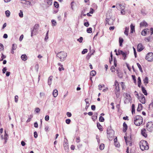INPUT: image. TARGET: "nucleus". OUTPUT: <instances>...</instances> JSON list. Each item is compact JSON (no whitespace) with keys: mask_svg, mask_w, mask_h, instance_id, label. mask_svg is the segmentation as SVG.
Returning a JSON list of instances; mask_svg holds the SVG:
<instances>
[{"mask_svg":"<svg viewBox=\"0 0 153 153\" xmlns=\"http://www.w3.org/2000/svg\"><path fill=\"white\" fill-rule=\"evenodd\" d=\"M143 119L142 117L140 115H137L134 117V123L137 126H139L142 124Z\"/></svg>","mask_w":153,"mask_h":153,"instance_id":"1","label":"nucleus"},{"mask_svg":"<svg viewBox=\"0 0 153 153\" xmlns=\"http://www.w3.org/2000/svg\"><path fill=\"white\" fill-rule=\"evenodd\" d=\"M139 145L140 149L142 151L148 150L149 148L147 142L144 140H142L139 143Z\"/></svg>","mask_w":153,"mask_h":153,"instance_id":"2","label":"nucleus"},{"mask_svg":"<svg viewBox=\"0 0 153 153\" xmlns=\"http://www.w3.org/2000/svg\"><path fill=\"white\" fill-rule=\"evenodd\" d=\"M56 56L60 59L61 61H63L66 59L67 54L64 52L61 51L56 54Z\"/></svg>","mask_w":153,"mask_h":153,"instance_id":"3","label":"nucleus"},{"mask_svg":"<svg viewBox=\"0 0 153 153\" xmlns=\"http://www.w3.org/2000/svg\"><path fill=\"white\" fill-rule=\"evenodd\" d=\"M107 137L109 140H111L114 136V131L111 128H108L107 130Z\"/></svg>","mask_w":153,"mask_h":153,"instance_id":"4","label":"nucleus"},{"mask_svg":"<svg viewBox=\"0 0 153 153\" xmlns=\"http://www.w3.org/2000/svg\"><path fill=\"white\" fill-rule=\"evenodd\" d=\"M145 58L148 62L153 61V53L150 52L147 53L146 55Z\"/></svg>","mask_w":153,"mask_h":153,"instance_id":"5","label":"nucleus"},{"mask_svg":"<svg viewBox=\"0 0 153 153\" xmlns=\"http://www.w3.org/2000/svg\"><path fill=\"white\" fill-rule=\"evenodd\" d=\"M39 27V26L38 24H36L34 25L33 30L31 31V36H32L33 35H34L36 34V32L38 30Z\"/></svg>","mask_w":153,"mask_h":153,"instance_id":"6","label":"nucleus"},{"mask_svg":"<svg viewBox=\"0 0 153 153\" xmlns=\"http://www.w3.org/2000/svg\"><path fill=\"white\" fill-rule=\"evenodd\" d=\"M147 130L149 131H151L153 130V122H148L146 126Z\"/></svg>","mask_w":153,"mask_h":153,"instance_id":"7","label":"nucleus"},{"mask_svg":"<svg viewBox=\"0 0 153 153\" xmlns=\"http://www.w3.org/2000/svg\"><path fill=\"white\" fill-rule=\"evenodd\" d=\"M140 100L142 104H145L146 102V100L143 95L141 94L139 97Z\"/></svg>","mask_w":153,"mask_h":153,"instance_id":"8","label":"nucleus"},{"mask_svg":"<svg viewBox=\"0 0 153 153\" xmlns=\"http://www.w3.org/2000/svg\"><path fill=\"white\" fill-rule=\"evenodd\" d=\"M149 30L148 29H145L143 30L141 33L142 35L145 36L148 33H149Z\"/></svg>","mask_w":153,"mask_h":153,"instance_id":"9","label":"nucleus"},{"mask_svg":"<svg viewBox=\"0 0 153 153\" xmlns=\"http://www.w3.org/2000/svg\"><path fill=\"white\" fill-rule=\"evenodd\" d=\"M124 138L127 144H128L130 146L131 145V137H128L127 138V137H124Z\"/></svg>","mask_w":153,"mask_h":153,"instance_id":"10","label":"nucleus"},{"mask_svg":"<svg viewBox=\"0 0 153 153\" xmlns=\"http://www.w3.org/2000/svg\"><path fill=\"white\" fill-rule=\"evenodd\" d=\"M144 47L141 43L139 44L137 46V51L139 52L141 51L144 48Z\"/></svg>","mask_w":153,"mask_h":153,"instance_id":"11","label":"nucleus"},{"mask_svg":"<svg viewBox=\"0 0 153 153\" xmlns=\"http://www.w3.org/2000/svg\"><path fill=\"white\" fill-rule=\"evenodd\" d=\"M146 130L145 128H143L141 130V134L142 135L145 137H147V135L146 133Z\"/></svg>","mask_w":153,"mask_h":153,"instance_id":"12","label":"nucleus"},{"mask_svg":"<svg viewBox=\"0 0 153 153\" xmlns=\"http://www.w3.org/2000/svg\"><path fill=\"white\" fill-rule=\"evenodd\" d=\"M17 48V45L16 44H13L12 45V49L11 51L12 54L14 53V51L16 50Z\"/></svg>","mask_w":153,"mask_h":153,"instance_id":"13","label":"nucleus"},{"mask_svg":"<svg viewBox=\"0 0 153 153\" xmlns=\"http://www.w3.org/2000/svg\"><path fill=\"white\" fill-rule=\"evenodd\" d=\"M121 54L123 57H124L123 59L125 60L126 58V55L127 54V52H124L123 51L121 50Z\"/></svg>","mask_w":153,"mask_h":153,"instance_id":"14","label":"nucleus"},{"mask_svg":"<svg viewBox=\"0 0 153 153\" xmlns=\"http://www.w3.org/2000/svg\"><path fill=\"white\" fill-rule=\"evenodd\" d=\"M63 145L65 147L68 148V143L67 139L65 138L63 143Z\"/></svg>","mask_w":153,"mask_h":153,"instance_id":"15","label":"nucleus"},{"mask_svg":"<svg viewBox=\"0 0 153 153\" xmlns=\"http://www.w3.org/2000/svg\"><path fill=\"white\" fill-rule=\"evenodd\" d=\"M148 25L147 23L145 21H143L140 23V27H146Z\"/></svg>","mask_w":153,"mask_h":153,"instance_id":"16","label":"nucleus"},{"mask_svg":"<svg viewBox=\"0 0 153 153\" xmlns=\"http://www.w3.org/2000/svg\"><path fill=\"white\" fill-rule=\"evenodd\" d=\"M52 77L53 76H51L48 78V84L49 85H50L51 84L52 80Z\"/></svg>","mask_w":153,"mask_h":153,"instance_id":"17","label":"nucleus"},{"mask_svg":"<svg viewBox=\"0 0 153 153\" xmlns=\"http://www.w3.org/2000/svg\"><path fill=\"white\" fill-rule=\"evenodd\" d=\"M58 94V91L56 89H55L53 90V96L56 97Z\"/></svg>","mask_w":153,"mask_h":153,"instance_id":"18","label":"nucleus"},{"mask_svg":"<svg viewBox=\"0 0 153 153\" xmlns=\"http://www.w3.org/2000/svg\"><path fill=\"white\" fill-rule=\"evenodd\" d=\"M131 27V31L130 32L131 33H133V32L135 31L134 27L135 26L134 25H133V24H131L130 26Z\"/></svg>","mask_w":153,"mask_h":153,"instance_id":"19","label":"nucleus"},{"mask_svg":"<svg viewBox=\"0 0 153 153\" xmlns=\"http://www.w3.org/2000/svg\"><path fill=\"white\" fill-rule=\"evenodd\" d=\"M21 59L23 61H26L27 60V56L25 54H23L21 56Z\"/></svg>","mask_w":153,"mask_h":153,"instance_id":"20","label":"nucleus"},{"mask_svg":"<svg viewBox=\"0 0 153 153\" xmlns=\"http://www.w3.org/2000/svg\"><path fill=\"white\" fill-rule=\"evenodd\" d=\"M126 99L128 100V102H130L131 100V97L130 95L128 93H126Z\"/></svg>","mask_w":153,"mask_h":153,"instance_id":"21","label":"nucleus"},{"mask_svg":"<svg viewBox=\"0 0 153 153\" xmlns=\"http://www.w3.org/2000/svg\"><path fill=\"white\" fill-rule=\"evenodd\" d=\"M115 85L116 86V91H118L119 90V84L116 81L115 82Z\"/></svg>","mask_w":153,"mask_h":153,"instance_id":"22","label":"nucleus"},{"mask_svg":"<svg viewBox=\"0 0 153 153\" xmlns=\"http://www.w3.org/2000/svg\"><path fill=\"white\" fill-rule=\"evenodd\" d=\"M123 131L124 132H126V130L127 129V124L125 123H123Z\"/></svg>","mask_w":153,"mask_h":153,"instance_id":"23","label":"nucleus"},{"mask_svg":"<svg viewBox=\"0 0 153 153\" xmlns=\"http://www.w3.org/2000/svg\"><path fill=\"white\" fill-rule=\"evenodd\" d=\"M141 88L143 93L145 95H147V93L145 88L143 86H142Z\"/></svg>","mask_w":153,"mask_h":153,"instance_id":"24","label":"nucleus"},{"mask_svg":"<svg viewBox=\"0 0 153 153\" xmlns=\"http://www.w3.org/2000/svg\"><path fill=\"white\" fill-rule=\"evenodd\" d=\"M142 105L141 104H138V107L137 109V111H140L142 109Z\"/></svg>","mask_w":153,"mask_h":153,"instance_id":"25","label":"nucleus"},{"mask_svg":"<svg viewBox=\"0 0 153 153\" xmlns=\"http://www.w3.org/2000/svg\"><path fill=\"white\" fill-rule=\"evenodd\" d=\"M8 137V136L7 135V134L5 132L4 137H3V136L2 135L1 136V137L2 139H4V140H7Z\"/></svg>","mask_w":153,"mask_h":153,"instance_id":"26","label":"nucleus"},{"mask_svg":"<svg viewBox=\"0 0 153 153\" xmlns=\"http://www.w3.org/2000/svg\"><path fill=\"white\" fill-rule=\"evenodd\" d=\"M143 82L145 85H146L148 83V77H146L143 80Z\"/></svg>","mask_w":153,"mask_h":153,"instance_id":"27","label":"nucleus"},{"mask_svg":"<svg viewBox=\"0 0 153 153\" xmlns=\"http://www.w3.org/2000/svg\"><path fill=\"white\" fill-rule=\"evenodd\" d=\"M152 38L151 36H149L148 37L145 38L144 39L145 41L146 42H148L150 41Z\"/></svg>","mask_w":153,"mask_h":153,"instance_id":"28","label":"nucleus"},{"mask_svg":"<svg viewBox=\"0 0 153 153\" xmlns=\"http://www.w3.org/2000/svg\"><path fill=\"white\" fill-rule=\"evenodd\" d=\"M96 71L94 70H93L91 72L90 75L91 76H94L96 75Z\"/></svg>","mask_w":153,"mask_h":153,"instance_id":"29","label":"nucleus"},{"mask_svg":"<svg viewBox=\"0 0 153 153\" xmlns=\"http://www.w3.org/2000/svg\"><path fill=\"white\" fill-rule=\"evenodd\" d=\"M88 100V99H86L85 100V102L86 103V106L85 107L86 109H87L88 108L90 104L88 101H87Z\"/></svg>","mask_w":153,"mask_h":153,"instance_id":"30","label":"nucleus"},{"mask_svg":"<svg viewBox=\"0 0 153 153\" xmlns=\"http://www.w3.org/2000/svg\"><path fill=\"white\" fill-rule=\"evenodd\" d=\"M128 30L129 29L128 28L126 27L124 31V34L127 36L128 35Z\"/></svg>","mask_w":153,"mask_h":153,"instance_id":"31","label":"nucleus"},{"mask_svg":"<svg viewBox=\"0 0 153 153\" xmlns=\"http://www.w3.org/2000/svg\"><path fill=\"white\" fill-rule=\"evenodd\" d=\"M97 126L98 129L101 131H102V126L100 125L99 123H97Z\"/></svg>","mask_w":153,"mask_h":153,"instance_id":"32","label":"nucleus"},{"mask_svg":"<svg viewBox=\"0 0 153 153\" xmlns=\"http://www.w3.org/2000/svg\"><path fill=\"white\" fill-rule=\"evenodd\" d=\"M123 41V38H121L120 37L119 38V42L120 43V46H121L122 45V43Z\"/></svg>","mask_w":153,"mask_h":153,"instance_id":"33","label":"nucleus"},{"mask_svg":"<svg viewBox=\"0 0 153 153\" xmlns=\"http://www.w3.org/2000/svg\"><path fill=\"white\" fill-rule=\"evenodd\" d=\"M10 11L8 10H6L5 12V14L6 15V16L7 17H8L10 16Z\"/></svg>","mask_w":153,"mask_h":153,"instance_id":"34","label":"nucleus"},{"mask_svg":"<svg viewBox=\"0 0 153 153\" xmlns=\"http://www.w3.org/2000/svg\"><path fill=\"white\" fill-rule=\"evenodd\" d=\"M123 8L121 10V13L122 15H125V11L124 10L125 7L124 5H123Z\"/></svg>","mask_w":153,"mask_h":153,"instance_id":"35","label":"nucleus"},{"mask_svg":"<svg viewBox=\"0 0 153 153\" xmlns=\"http://www.w3.org/2000/svg\"><path fill=\"white\" fill-rule=\"evenodd\" d=\"M137 65L138 67V68L139 69L140 71L142 73L143 72V71L142 68V67H141V65L139 63H137Z\"/></svg>","mask_w":153,"mask_h":153,"instance_id":"36","label":"nucleus"},{"mask_svg":"<svg viewBox=\"0 0 153 153\" xmlns=\"http://www.w3.org/2000/svg\"><path fill=\"white\" fill-rule=\"evenodd\" d=\"M135 105H134L133 104L132 105V114H133V113H134L135 112Z\"/></svg>","mask_w":153,"mask_h":153,"instance_id":"37","label":"nucleus"},{"mask_svg":"<svg viewBox=\"0 0 153 153\" xmlns=\"http://www.w3.org/2000/svg\"><path fill=\"white\" fill-rule=\"evenodd\" d=\"M85 12V9H84L82 11L81 14V17H82V15H83L84 16H86V14H84Z\"/></svg>","mask_w":153,"mask_h":153,"instance_id":"38","label":"nucleus"},{"mask_svg":"<svg viewBox=\"0 0 153 153\" xmlns=\"http://www.w3.org/2000/svg\"><path fill=\"white\" fill-rule=\"evenodd\" d=\"M104 144L102 143L101 144L100 146H99V149L101 150H102L104 149Z\"/></svg>","mask_w":153,"mask_h":153,"instance_id":"39","label":"nucleus"},{"mask_svg":"<svg viewBox=\"0 0 153 153\" xmlns=\"http://www.w3.org/2000/svg\"><path fill=\"white\" fill-rule=\"evenodd\" d=\"M54 7L56 8H58L59 7V4L56 1L54 2Z\"/></svg>","mask_w":153,"mask_h":153,"instance_id":"40","label":"nucleus"},{"mask_svg":"<svg viewBox=\"0 0 153 153\" xmlns=\"http://www.w3.org/2000/svg\"><path fill=\"white\" fill-rule=\"evenodd\" d=\"M92 28L91 27L88 28L87 29V32L88 33H91L92 31Z\"/></svg>","mask_w":153,"mask_h":153,"instance_id":"41","label":"nucleus"},{"mask_svg":"<svg viewBox=\"0 0 153 153\" xmlns=\"http://www.w3.org/2000/svg\"><path fill=\"white\" fill-rule=\"evenodd\" d=\"M52 25L53 26H55L56 25V22L54 20H52Z\"/></svg>","mask_w":153,"mask_h":153,"instance_id":"42","label":"nucleus"},{"mask_svg":"<svg viewBox=\"0 0 153 153\" xmlns=\"http://www.w3.org/2000/svg\"><path fill=\"white\" fill-rule=\"evenodd\" d=\"M21 3H24L25 4L27 5H30L31 4V2L30 1L27 0L25 1V2H22Z\"/></svg>","mask_w":153,"mask_h":153,"instance_id":"43","label":"nucleus"},{"mask_svg":"<svg viewBox=\"0 0 153 153\" xmlns=\"http://www.w3.org/2000/svg\"><path fill=\"white\" fill-rule=\"evenodd\" d=\"M47 3L49 5H51L52 3V0H48L47 1Z\"/></svg>","mask_w":153,"mask_h":153,"instance_id":"44","label":"nucleus"},{"mask_svg":"<svg viewBox=\"0 0 153 153\" xmlns=\"http://www.w3.org/2000/svg\"><path fill=\"white\" fill-rule=\"evenodd\" d=\"M99 121L101 122H103L104 121V118L102 116H100L99 117Z\"/></svg>","mask_w":153,"mask_h":153,"instance_id":"45","label":"nucleus"},{"mask_svg":"<svg viewBox=\"0 0 153 153\" xmlns=\"http://www.w3.org/2000/svg\"><path fill=\"white\" fill-rule=\"evenodd\" d=\"M19 16L21 18H22L23 17V13L22 10H20V12L19 13Z\"/></svg>","mask_w":153,"mask_h":153,"instance_id":"46","label":"nucleus"},{"mask_svg":"<svg viewBox=\"0 0 153 153\" xmlns=\"http://www.w3.org/2000/svg\"><path fill=\"white\" fill-rule=\"evenodd\" d=\"M88 52V50L87 49H85L82 52V54H84Z\"/></svg>","mask_w":153,"mask_h":153,"instance_id":"47","label":"nucleus"},{"mask_svg":"<svg viewBox=\"0 0 153 153\" xmlns=\"http://www.w3.org/2000/svg\"><path fill=\"white\" fill-rule=\"evenodd\" d=\"M83 39V38L82 37H80L78 39H77V41H79L80 43H81L82 42Z\"/></svg>","mask_w":153,"mask_h":153,"instance_id":"48","label":"nucleus"},{"mask_svg":"<svg viewBox=\"0 0 153 153\" xmlns=\"http://www.w3.org/2000/svg\"><path fill=\"white\" fill-rule=\"evenodd\" d=\"M4 50V46L1 43H0V51Z\"/></svg>","mask_w":153,"mask_h":153,"instance_id":"49","label":"nucleus"},{"mask_svg":"<svg viewBox=\"0 0 153 153\" xmlns=\"http://www.w3.org/2000/svg\"><path fill=\"white\" fill-rule=\"evenodd\" d=\"M80 141V137H77L76 138V143H79Z\"/></svg>","mask_w":153,"mask_h":153,"instance_id":"50","label":"nucleus"},{"mask_svg":"<svg viewBox=\"0 0 153 153\" xmlns=\"http://www.w3.org/2000/svg\"><path fill=\"white\" fill-rule=\"evenodd\" d=\"M48 32H49V31H48L47 32V33L46 34V36L45 37V41L47 40L48 38Z\"/></svg>","mask_w":153,"mask_h":153,"instance_id":"51","label":"nucleus"},{"mask_svg":"<svg viewBox=\"0 0 153 153\" xmlns=\"http://www.w3.org/2000/svg\"><path fill=\"white\" fill-rule=\"evenodd\" d=\"M133 49L134 50V54L135 57V58H136L137 57V53H136V50L134 47H133Z\"/></svg>","mask_w":153,"mask_h":153,"instance_id":"52","label":"nucleus"},{"mask_svg":"<svg viewBox=\"0 0 153 153\" xmlns=\"http://www.w3.org/2000/svg\"><path fill=\"white\" fill-rule=\"evenodd\" d=\"M40 109L38 108H36L35 109V111L37 113L39 112L40 111Z\"/></svg>","mask_w":153,"mask_h":153,"instance_id":"53","label":"nucleus"},{"mask_svg":"<svg viewBox=\"0 0 153 153\" xmlns=\"http://www.w3.org/2000/svg\"><path fill=\"white\" fill-rule=\"evenodd\" d=\"M96 138L97 140V142L98 143H99L100 142V140L99 139V136L98 135H97Z\"/></svg>","mask_w":153,"mask_h":153,"instance_id":"54","label":"nucleus"},{"mask_svg":"<svg viewBox=\"0 0 153 153\" xmlns=\"http://www.w3.org/2000/svg\"><path fill=\"white\" fill-rule=\"evenodd\" d=\"M114 64L115 67H116L117 65V60L116 58L114 59Z\"/></svg>","mask_w":153,"mask_h":153,"instance_id":"55","label":"nucleus"},{"mask_svg":"<svg viewBox=\"0 0 153 153\" xmlns=\"http://www.w3.org/2000/svg\"><path fill=\"white\" fill-rule=\"evenodd\" d=\"M97 113H96V114H94L93 116V117H95V119H94V120L93 118H92V119L93 120H95V119H97Z\"/></svg>","mask_w":153,"mask_h":153,"instance_id":"56","label":"nucleus"},{"mask_svg":"<svg viewBox=\"0 0 153 153\" xmlns=\"http://www.w3.org/2000/svg\"><path fill=\"white\" fill-rule=\"evenodd\" d=\"M66 123L67 124H69L71 122V120L69 119H67L65 120Z\"/></svg>","mask_w":153,"mask_h":153,"instance_id":"57","label":"nucleus"},{"mask_svg":"<svg viewBox=\"0 0 153 153\" xmlns=\"http://www.w3.org/2000/svg\"><path fill=\"white\" fill-rule=\"evenodd\" d=\"M34 136L35 138H36L38 137V134L36 131H35L34 132Z\"/></svg>","mask_w":153,"mask_h":153,"instance_id":"58","label":"nucleus"},{"mask_svg":"<svg viewBox=\"0 0 153 153\" xmlns=\"http://www.w3.org/2000/svg\"><path fill=\"white\" fill-rule=\"evenodd\" d=\"M18 96L16 95L15 97V101L16 102H17L18 101Z\"/></svg>","mask_w":153,"mask_h":153,"instance_id":"59","label":"nucleus"},{"mask_svg":"<svg viewBox=\"0 0 153 153\" xmlns=\"http://www.w3.org/2000/svg\"><path fill=\"white\" fill-rule=\"evenodd\" d=\"M105 21H106V24L107 23V24H108V25H111V23H110L109 22V21H110V20H109L108 19V18H106V19H105Z\"/></svg>","mask_w":153,"mask_h":153,"instance_id":"60","label":"nucleus"},{"mask_svg":"<svg viewBox=\"0 0 153 153\" xmlns=\"http://www.w3.org/2000/svg\"><path fill=\"white\" fill-rule=\"evenodd\" d=\"M96 107L94 105H92L91 106V109L93 110H95Z\"/></svg>","mask_w":153,"mask_h":153,"instance_id":"61","label":"nucleus"},{"mask_svg":"<svg viewBox=\"0 0 153 153\" xmlns=\"http://www.w3.org/2000/svg\"><path fill=\"white\" fill-rule=\"evenodd\" d=\"M49 117L48 115H46L45 117V120L46 121H48L49 120Z\"/></svg>","mask_w":153,"mask_h":153,"instance_id":"62","label":"nucleus"},{"mask_svg":"<svg viewBox=\"0 0 153 153\" xmlns=\"http://www.w3.org/2000/svg\"><path fill=\"white\" fill-rule=\"evenodd\" d=\"M84 25L86 27H88L89 25V23L88 22H85L84 23Z\"/></svg>","mask_w":153,"mask_h":153,"instance_id":"63","label":"nucleus"},{"mask_svg":"<svg viewBox=\"0 0 153 153\" xmlns=\"http://www.w3.org/2000/svg\"><path fill=\"white\" fill-rule=\"evenodd\" d=\"M121 50H119L118 51V53H117V52L116 53V54L117 56H118V55H121V52H121Z\"/></svg>","mask_w":153,"mask_h":153,"instance_id":"64","label":"nucleus"}]
</instances>
